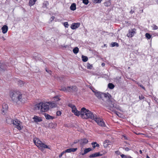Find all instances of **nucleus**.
Wrapping results in <instances>:
<instances>
[{
	"mask_svg": "<svg viewBox=\"0 0 158 158\" xmlns=\"http://www.w3.org/2000/svg\"><path fill=\"white\" fill-rule=\"evenodd\" d=\"M54 19V16H52L51 19V20L52 21V20H53Z\"/></svg>",
	"mask_w": 158,
	"mask_h": 158,
	"instance_id": "55",
	"label": "nucleus"
},
{
	"mask_svg": "<svg viewBox=\"0 0 158 158\" xmlns=\"http://www.w3.org/2000/svg\"><path fill=\"white\" fill-rule=\"evenodd\" d=\"M66 88L64 86H61L60 88V90L64 91V92H66Z\"/></svg>",
	"mask_w": 158,
	"mask_h": 158,
	"instance_id": "35",
	"label": "nucleus"
},
{
	"mask_svg": "<svg viewBox=\"0 0 158 158\" xmlns=\"http://www.w3.org/2000/svg\"><path fill=\"white\" fill-rule=\"evenodd\" d=\"M136 29L135 28L132 29L131 30H129V33L127 34V36L128 37H132L136 33Z\"/></svg>",
	"mask_w": 158,
	"mask_h": 158,
	"instance_id": "10",
	"label": "nucleus"
},
{
	"mask_svg": "<svg viewBox=\"0 0 158 158\" xmlns=\"http://www.w3.org/2000/svg\"><path fill=\"white\" fill-rule=\"evenodd\" d=\"M109 144L108 143H106L104 142L103 146L104 148H106Z\"/></svg>",
	"mask_w": 158,
	"mask_h": 158,
	"instance_id": "47",
	"label": "nucleus"
},
{
	"mask_svg": "<svg viewBox=\"0 0 158 158\" xmlns=\"http://www.w3.org/2000/svg\"><path fill=\"white\" fill-rule=\"evenodd\" d=\"M2 31L3 33H6L8 30V27L7 25H4L2 27Z\"/></svg>",
	"mask_w": 158,
	"mask_h": 158,
	"instance_id": "14",
	"label": "nucleus"
},
{
	"mask_svg": "<svg viewBox=\"0 0 158 158\" xmlns=\"http://www.w3.org/2000/svg\"><path fill=\"white\" fill-rule=\"evenodd\" d=\"M44 115L45 118L48 120L53 119L55 118L54 117L51 116L46 113H45Z\"/></svg>",
	"mask_w": 158,
	"mask_h": 158,
	"instance_id": "19",
	"label": "nucleus"
},
{
	"mask_svg": "<svg viewBox=\"0 0 158 158\" xmlns=\"http://www.w3.org/2000/svg\"><path fill=\"white\" fill-rule=\"evenodd\" d=\"M105 65V64L104 63H102V64H101V65L102 66H104Z\"/></svg>",
	"mask_w": 158,
	"mask_h": 158,
	"instance_id": "56",
	"label": "nucleus"
},
{
	"mask_svg": "<svg viewBox=\"0 0 158 158\" xmlns=\"http://www.w3.org/2000/svg\"><path fill=\"white\" fill-rule=\"evenodd\" d=\"M66 152H65V151L62 152L59 156V158H61L63 154H64V153H65Z\"/></svg>",
	"mask_w": 158,
	"mask_h": 158,
	"instance_id": "45",
	"label": "nucleus"
},
{
	"mask_svg": "<svg viewBox=\"0 0 158 158\" xmlns=\"http://www.w3.org/2000/svg\"><path fill=\"white\" fill-rule=\"evenodd\" d=\"M54 99L56 101H58L60 100V98L58 96H55L54 97Z\"/></svg>",
	"mask_w": 158,
	"mask_h": 158,
	"instance_id": "38",
	"label": "nucleus"
},
{
	"mask_svg": "<svg viewBox=\"0 0 158 158\" xmlns=\"http://www.w3.org/2000/svg\"><path fill=\"white\" fill-rule=\"evenodd\" d=\"M78 142H79V140H77L74 141L73 142V143L76 144V143H77Z\"/></svg>",
	"mask_w": 158,
	"mask_h": 158,
	"instance_id": "50",
	"label": "nucleus"
},
{
	"mask_svg": "<svg viewBox=\"0 0 158 158\" xmlns=\"http://www.w3.org/2000/svg\"><path fill=\"white\" fill-rule=\"evenodd\" d=\"M80 25L79 23H73L71 26V28L73 30L79 27Z\"/></svg>",
	"mask_w": 158,
	"mask_h": 158,
	"instance_id": "11",
	"label": "nucleus"
},
{
	"mask_svg": "<svg viewBox=\"0 0 158 158\" xmlns=\"http://www.w3.org/2000/svg\"><path fill=\"white\" fill-rule=\"evenodd\" d=\"M97 144V143L96 142H92L91 143V144L93 146L94 145H95L96 144Z\"/></svg>",
	"mask_w": 158,
	"mask_h": 158,
	"instance_id": "53",
	"label": "nucleus"
},
{
	"mask_svg": "<svg viewBox=\"0 0 158 158\" xmlns=\"http://www.w3.org/2000/svg\"><path fill=\"white\" fill-rule=\"evenodd\" d=\"M146 37L148 39H150L152 37V35L148 33H146L145 34Z\"/></svg>",
	"mask_w": 158,
	"mask_h": 158,
	"instance_id": "33",
	"label": "nucleus"
},
{
	"mask_svg": "<svg viewBox=\"0 0 158 158\" xmlns=\"http://www.w3.org/2000/svg\"><path fill=\"white\" fill-rule=\"evenodd\" d=\"M4 64H2L0 62V71H1L2 70H4L6 69V68L4 67Z\"/></svg>",
	"mask_w": 158,
	"mask_h": 158,
	"instance_id": "27",
	"label": "nucleus"
},
{
	"mask_svg": "<svg viewBox=\"0 0 158 158\" xmlns=\"http://www.w3.org/2000/svg\"><path fill=\"white\" fill-rule=\"evenodd\" d=\"M6 121L7 123L11 124L13 123V121H14V120L11 118H8L6 119Z\"/></svg>",
	"mask_w": 158,
	"mask_h": 158,
	"instance_id": "23",
	"label": "nucleus"
},
{
	"mask_svg": "<svg viewBox=\"0 0 158 158\" xmlns=\"http://www.w3.org/2000/svg\"><path fill=\"white\" fill-rule=\"evenodd\" d=\"M35 3V2L33 1L32 0H29V5L30 6L34 5Z\"/></svg>",
	"mask_w": 158,
	"mask_h": 158,
	"instance_id": "30",
	"label": "nucleus"
},
{
	"mask_svg": "<svg viewBox=\"0 0 158 158\" xmlns=\"http://www.w3.org/2000/svg\"><path fill=\"white\" fill-rule=\"evenodd\" d=\"M139 152H140V154H142V150H139Z\"/></svg>",
	"mask_w": 158,
	"mask_h": 158,
	"instance_id": "59",
	"label": "nucleus"
},
{
	"mask_svg": "<svg viewBox=\"0 0 158 158\" xmlns=\"http://www.w3.org/2000/svg\"><path fill=\"white\" fill-rule=\"evenodd\" d=\"M102 0H93V2L96 3H100L101 2Z\"/></svg>",
	"mask_w": 158,
	"mask_h": 158,
	"instance_id": "37",
	"label": "nucleus"
},
{
	"mask_svg": "<svg viewBox=\"0 0 158 158\" xmlns=\"http://www.w3.org/2000/svg\"><path fill=\"white\" fill-rule=\"evenodd\" d=\"M13 124L15 126V127L19 131L21 130L23 128L22 123L17 119L14 120Z\"/></svg>",
	"mask_w": 158,
	"mask_h": 158,
	"instance_id": "6",
	"label": "nucleus"
},
{
	"mask_svg": "<svg viewBox=\"0 0 158 158\" xmlns=\"http://www.w3.org/2000/svg\"><path fill=\"white\" fill-rule=\"evenodd\" d=\"M108 87L109 88L112 89L114 87V85L112 83H109L108 84Z\"/></svg>",
	"mask_w": 158,
	"mask_h": 158,
	"instance_id": "26",
	"label": "nucleus"
},
{
	"mask_svg": "<svg viewBox=\"0 0 158 158\" xmlns=\"http://www.w3.org/2000/svg\"><path fill=\"white\" fill-rule=\"evenodd\" d=\"M33 1H34V2H36V1H37V0H32Z\"/></svg>",
	"mask_w": 158,
	"mask_h": 158,
	"instance_id": "63",
	"label": "nucleus"
},
{
	"mask_svg": "<svg viewBox=\"0 0 158 158\" xmlns=\"http://www.w3.org/2000/svg\"><path fill=\"white\" fill-rule=\"evenodd\" d=\"M139 99L140 100H141L145 98V97L142 95L139 96Z\"/></svg>",
	"mask_w": 158,
	"mask_h": 158,
	"instance_id": "44",
	"label": "nucleus"
},
{
	"mask_svg": "<svg viewBox=\"0 0 158 158\" xmlns=\"http://www.w3.org/2000/svg\"><path fill=\"white\" fill-rule=\"evenodd\" d=\"M93 120H94L98 125L103 127L105 126V124L104 122L99 118L96 115Z\"/></svg>",
	"mask_w": 158,
	"mask_h": 158,
	"instance_id": "8",
	"label": "nucleus"
},
{
	"mask_svg": "<svg viewBox=\"0 0 158 158\" xmlns=\"http://www.w3.org/2000/svg\"><path fill=\"white\" fill-rule=\"evenodd\" d=\"M99 144L97 143V144H96L95 145H94L93 146V148H94L96 147H99Z\"/></svg>",
	"mask_w": 158,
	"mask_h": 158,
	"instance_id": "48",
	"label": "nucleus"
},
{
	"mask_svg": "<svg viewBox=\"0 0 158 158\" xmlns=\"http://www.w3.org/2000/svg\"><path fill=\"white\" fill-rule=\"evenodd\" d=\"M77 148H69V149H67L65 151V152L66 153V152H68V153H70V152H75L77 150Z\"/></svg>",
	"mask_w": 158,
	"mask_h": 158,
	"instance_id": "16",
	"label": "nucleus"
},
{
	"mask_svg": "<svg viewBox=\"0 0 158 158\" xmlns=\"http://www.w3.org/2000/svg\"><path fill=\"white\" fill-rule=\"evenodd\" d=\"M33 141L36 146L40 149L43 150L45 148L50 149V148L48 146L43 143L37 138L34 139Z\"/></svg>",
	"mask_w": 158,
	"mask_h": 158,
	"instance_id": "4",
	"label": "nucleus"
},
{
	"mask_svg": "<svg viewBox=\"0 0 158 158\" xmlns=\"http://www.w3.org/2000/svg\"><path fill=\"white\" fill-rule=\"evenodd\" d=\"M83 3L85 5H87L89 3L88 0H83Z\"/></svg>",
	"mask_w": 158,
	"mask_h": 158,
	"instance_id": "42",
	"label": "nucleus"
},
{
	"mask_svg": "<svg viewBox=\"0 0 158 158\" xmlns=\"http://www.w3.org/2000/svg\"><path fill=\"white\" fill-rule=\"evenodd\" d=\"M19 83H21V85H22H22L23 84V82L22 81H20Z\"/></svg>",
	"mask_w": 158,
	"mask_h": 158,
	"instance_id": "57",
	"label": "nucleus"
},
{
	"mask_svg": "<svg viewBox=\"0 0 158 158\" xmlns=\"http://www.w3.org/2000/svg\"><path fill=\"white\" fill-rule=\"evenodd\" d=\"M102 156V154H100L99 152H96L95 153L90 155L89 156V158L95 157Z\"/></svg>",
	"mask_w": 158,
	"mask_h": 158,
	"instance_id": "17",
	"label": "nucleus"
},
{
	"mask_svg": "<svg viewBox=\"0 0 158 158\" xmlns=\"http://www.w3.org/2000/svg\"><path fill=\"white\" fill-rule=\"evenodd\" d=\"M96 115V114H94L92 112L85 107H82L81 109V117L83 119L90 118L93 120Z\"/></svg>",
	"mask_w": 158,
	"mask_h": 158,
	"instance_id": "3",
	"label": "nucleus"
},
{
	"mask_svg": "<svg viewBox=\"0 0 158 158\" xmlns=\"http://www.w3.org/2000/svg\"><path fill=\"white\" fill-rule=\"evenodd\" d=\"M104 46H106V44H104Z\"/></svg>",
	"mask_w": 158,
	"mask_h": 158,
	"instance_id": "64",
	"label": "nucleus"
},
{
	"mask_svg": "<svg viewBox=\"0 0 158 158\" xmlns=\"http://www.w3.org/2000/svg\"><path fill=\"white\" fill-rule=\"evenodd\" d=\"M87 67L88 69H91L93 67L92 65L88 63L87 64Z\"/></svg>",
	"mask_w": 158,
	"mask_h": 158,
	"instance_id": "32",
	"label": "nucleus"
},
{
	"mask_svg": "<svg viewBox=\"0 0 158 158\" xmlns=\"http://www.w3.org/2000/svg\"><path fill=\"white\" fill-rule=\"evenodd\" d=\"M72 112L74 113V114L77 116H79L80 115L81 116V110L79 111L76 109L75 108L72 111Z\"/></svg>",
	"mask_w": 158,
	"mask_h": 158,
	"instance_id": "15",
	"label": "nucleus"
},
{
	"mask_svg": "<svg viewBox=\"0 0 158 158\" xmlns=\"http://www.w3.org/2000/svg\"><path fill=\"white\" fill-rule=\"evenodd\" d=\"M64 25L65 27H67V28L69 26V24H68V22H65L64 23Z\"/></svg>",
	"mask_w": 158,
	"mask_h": 158,
	"instance_id": "40",
	"label": "nucleus"
},
{
	"mask_svg": "<svg viewBox=\"0 0 158 158\" xmlns=\"http://www.w3.org/2000/svg\"><path fill=\"white\" fill-rule=\"evenodd\" d=\"M104 93H102L100 92L97 91L95 93V95L98 98V99H100L103 98V94Z\"/></svg>",
	"mask_w": 158,
	"mask_h": 158,
	"instance_id": "12",
	"label": "nucleus"
},
{
	"mask_svg": "<svg viewBox=\"0 0 158 158\" xmlns=\"http://www.w3.org/2000/svg\"><path fill=\"white\" fill-rule=\"evenodd\" d=\"M57 106V104L53 101L40 102L35 105V108L36 110H40L42 112H45L50 109L56 107Z\"/></svg>",
	"mask_w": 158,
	"mask_h": 158,
	"instance_id": "1",
	"label": "nucleus"
},
{
	"mask_svg": "<svg viewBox=\"0 0 158 158\" xmlns=\"http://www.w3.org/2000/svg\"><path fill=\"white\" fill-rule=\"evenodd\" d=\"M107 103L108 105H106L105 106H106L107 108L112 111L118 116V114H119V113L115 110V108H116V107L114 103L111 101L110 102H108Z\"/></svg>",
	"mask_w": 158,
	"mask_h": 158,
	"instance_id": "5",
	"label": "nucleus"
},
{
	"mask_svg": "<svg viewBox=\"0 0 158 158\" xmlns=\"http://www.w3.org/2000/svg\"><path fill=\"white\" fill-rule=\"evenodd\" d=\"M146 158H150V157L148 156V155H147L146 156Z\"/></svg>",
	"mask_w": 158,
	"mask_h": 158,
	"instance_id": "61",
	"label": "nucleus"
},
{
	"mask_svg": "<svg viewBox=\"0 0 158 158\" xmlns=\"http://www.w3.org/2000/svg\"><path fill=\"white\" fill-rule=\"evenodd\" d=\"M137 84L139 86H140V87H141L145 91L146 90L145 88L142 84H141L140 83H137Z\"/></svg>",
	"mask_w": 158,
	"mask_h": 158,
	"instance_id": "41",
	"label": "nucleus"
},
{
	"mask_svg": "<svg viewBox=\"0 0 158 158\" xmlns=\"http://www.w3.org/2000/svg\"><path fill=\"white\" fill-rule=\"evenodd\" d=\"M56 114L57 116H60L61 114V112L60 111H58L56 112Z\"/></svg>",
	"mask_w": 158,
	"mask_h": 158,
	"instance_id": "43",
	"label": "nucleus"
},
{
	"mask_svg": "<svg viewBox=\"0 0 158 158\" xmlns=\"http://www.w3.org/2000/svg\"><path fill=\"white\" fill-rule=\"evenodd\" d=\"M9 96L12 102L14 104H19L22 102V94L19 91H10Z\"/></svg>",
	"mask_w": 158,
	"mask_h": 158,
	"instance_id": "2",
	"label": "nucleus"
},
{
	"mask_svg": "<svg viewBox=\"0 0 158 158\" xmlns=\"http://www.w3.org/2000/svg\"><path fill=\"white\" fill-rule=\"evenodd\" d=\"M120 156L122 158H129V157H129V156H126L123 154L120 155Z\"/></svg>",
	"mask_w": 158,
	"mask_h": 158,
	"instance_id": "39",
	"label": "nucleus"
},
{
	"mask_svg": "<svg viewBox=\"0 0 158 158\" xmlns=\"http://www.w3.org/2000/svg\"><path fill=\"white\" fill-rule=\"evenodd\" d=\"M4 107L5 108V110H3V112H4V111H6V110L7 109L8 107L7 105L6 104L3 105H2L3 109H4Z\"/></svg>",
	"mask_w": 158,
	"mask_h": 158,
	"instance_id": "34",
	"label": "nucleus"
},
{
	"mask_svg": "<svg viewBox=\"0 0 158 158\" xmlns=\"http://www.w3.org/2000/svg\"><path fill=\"white\" fill-rule=\"evenodd\" d=\"M105 6H110L111 5V1L110 0H107L104 3Z\"/></svg>",
	"mask_w": 158,
	"mask_h": 158,
	"instance_id": "20",
	"label": "nucleus"
},
{
	"mask_svg": "<svg viewBox=\"0 0 158 158\" xmlns=\"http://www.w3.org/2000/svg\"><path fill=\"white\" fill-rule=\"evenodd\" d=\"M123 148V149H124L125 150V151H128L130 150V149L128 148L127 147Z\"/></svg>",
	"mask_w": 158,
	"mask_h": 158,
	"instance_id": "49",
	"label": "nucleus"
},
{
	"mask_svg": "<svg viewBox=\"0 0 158 158\" xmlns=\"http://www.w3.org/2000/svg\"><path fill=\"white\" fill-rule=\"evenodd\" d=\"M79 51L78 48L77 47H76L73 49V51L74 54H76L78 53Z\"/></svg>",
	"mask_w": 158,
	"mask_h": 158,
	"instance_id": "25",
	"label": "nucleus"
},
{
	"mask_svg": "<svg viewBox=\"0 0 158 158\" xmlns=\"http://www.w3.org/2000/svg\"><path fill=\"white\" fill-rule=\"evenodd\" d=\"M115 153L118 155H119L121 154V152L119 151H115Z\"/></svg>",
	"mask_w": 158,
	"mask_h": 158,
	"instance_id": "46",
	"label": "nucleus"
},
{
	"mask_svg": "<svg viewBox=\"0 0 158 158\" xmlns=\"http://www.w3.org/2000/svg\"><path fill=\"white\" fill-rule=\"evenodd\" d=\"M49 4V3L47 1H45L43 3V5L42 7L43 8L46 7L47 8V6Z\"/></svg>",
	"mask_w": 158,
	"mask_h": 158,
	"instance_id": "28",
	"label": "nucleus"
},
{
	"mask_svg": "<svg viewBox=\"0 0 158 158\" xmlns=\"http://www.w3.org/2000/svg\"><path fill=\"white\" fill-rule=\"evenodd\" d=\"M88 142V140L85 138L81 139L79 140V143L81 145H84Z\"/></svg>",
	"mask_w": 158,
	"mask_h": 158,
	"instance_id": "13",
	"label": "nucleus"
},
{
	"mask_svg": "<svg viewBox=\"0 0 158 158\" xmlns=\"http://www.w3.org/2000/svg\"><path fill=\"white\" fill-rule=\"evenodd\" d=\"M68 106L70 107L72 109V111L74 109L76 108V107L75 106L73 105L71 103H69L68 105Z\"/></svg>",
	"mask_w": 158,
	"mask_h": 158,
	"instance_id": "31",
	"label": "nucleus"
},
{
	"mask_svg": "<svg viewBox=\"0 0 158 158\" xmlns=\"http://www.w3.org/2000/svg\"><path fill=\"white\" fill-rule=\"evenodd\" d=\"M111 46L112 47H114L116 46L117 47L119 46V44L118 43L116 42H112L111 44Z\"/></svg>",
	"mask_w": 158,
	"mask_h": 158,
	"instance_id": "29",
	"label": "nucleus"
},
{
	"mask_svg": "<svg viewBox=\"0 0 158 158\" xmlns=\"http://www.w3.org/2000/svg\"><path fill=\"white\" fill-rule=\"evenodd\" d=\"M152 27L153 30H157L158 29V27L154 24L152 25Z\"/></svg>",
	"mask_w": 158,
	"mask_h": 158,
	"instance_id": "36",
	"label": "nucleus"
},
{
	"mask_svg": "<svg viewBox=\"0 0 158 158\" xmlns=\"http://www.w3.org/2000/svg\"><path fill=\"white\" fill-rule=\"evenodd\" d=\"M2 38L3 39V40H5V39L4 37H2Z\"/></svg>",
	"mask_w": 158,
	"mask_h": 158,
	"instance_id": "62",
	"label": "nucleus"
},
{
	"mask_svg": "<svg viewBox=\"0 0 158 158\" xmlns=\"http://www.w3.org/2000/svg\"><path fill=\"white\" fill-rule=\"evenodd\" d=\"M134 10H131V11H130V13L131 14H133L134 13Z\"/></svg>",
	"mask_w": 158,
	"mask_h": 158,
	"instance_id": "54",
	"label": "nucleus"
},
{
	"mask_svg": "<svg viewBox=\"0 0 158 158\" xmlns=\"http://www.w3.org/2000/svg\"><path fill=\"white\" fill-rule=\"evenodd\" d=\"M66 89V92H76L77 90V88L75 86H73L72 87L68 86Z\"/></svg>",
	"mask_w": 158,
	"mask_h": 158,
	"instance_id": "9",
	"label": "nucleus"
},
{
	"mask_svg": "<svg viewBox=\"0 0 158 158\" xmlns=\"http://www.w3.org/2000/svg\"><path fill=\"white\" fill-rule=\"evenodd\" d=\"M81 58L82 60L84 62L87 61L88 60V57L82 55Z\"/></svg>",
	"mask_w": 158,
	"mask_h": 158,
	"instance_id": "24",
	"label": "nucleus"
},
{
	"mask_svg": "<svg viewBox=\"0 0 158 158\" xmlns=\"http://www.w3.org/2000/svg\"><path fill=\"white\" fill-rule=\"evenodd\" d=\"M124 139H127V137L126 136H124Z\"/></svg>",
	"mask_w": 158,
	"mask_h": 158,
	"instance_id": "60",
	"label": "nucleus"
},
{
	"mask_svg": "<svg viewBox=\"0 0 158 158\" xmlns=\"http://www.w3.org/2000/svg\"><path fill=\"white\" fill-rule=\"evenodd\" d=\"M93 92H94V94H95V93H96L97 92V91L96 90V91H94V90H92Z\"/></svg>",
	"mask_w": 158,
	"mask_h": 158,
	"instance_id": "58",
	"label": "nucleus"
},
{
	"mask_svg": "<svg viewBox=\"0 0 158 158\" xmlns=\"http://www.w3.org/2000/svg\"><path fill=\"white\" fill-rule=\"evenodd\" d=\"M76 8V4L75 3L72 4L70 7V9L73 11L75 10Z\"/></svg>",
	"mask_w": 158,
	"mask_h": 158,
	"instance_id": "22",
	"label": "nucleus"
},
{
	"mask_svg": "<svg viewBox=\"0 0 158 158\" xmlns=\"http://www.w3.org/2000/svg\"><path fill=\"white\" fill-rule=\"evenodd\" d=\"M34 121L36 123L40 122L42 121V119L41 118L37 116H34L33 118Z\"/></svg>",
	"mask_w": 158,
	"mask_h": 158,
	"instance_id": "18",
	"label": "nucleus"
},
{
	"mask_svg": "<svg viewBox=\"0 0 158 158\" xmlns=\"http://www.w3.org/2000/svg\"><path fill=\"white\" fill-rule=\"evenodd\" d=\"M47 72L48 73L50 74H51V71L50 70H48L47 69L46 70Z\"/></svg>",
	"mask_w": 158,
	"mask_h": 158,
	"instance_id": "51",
	"label": "nucleus"
},
{
	"mask_svg": "<svg viewBox=\"0 0 158 158\" xmlns=\"http://www.w3.org/2000/svg\"><path fill=\"white\" fill-rule=\"evenodd\" d=\"M104 142L106 143H108L110 142V141L109 140H106Z\"/></svg>",
	"mask_w": 158,
	"mask_h": 158,
	"instance_id": "52",
	"label": "nucleus"
},
{
	"mask_svg": "<svg viewBox=\"0 0 158 158\" xmlns=\"http://www.w3.org/2000/svg\"><path fill=\"white\" fill-rule=\"evenodd\" d=\"M103 98H102V100L104 101L106 100V102L107 103L108 102H110V101H111V96L110 94L108 93H104L103 94Z\"/></svg>",
	"mask_w": 158,
	"mask_h": 158,
	"instance_id": "7",
	"label": "nucleus"
},
{
	"mask_svg": "<svg viewBox=\"0 0 158 158\" xmlns=\"http://www.w3.org/2000/svg\"><path fill=\"white\" fill-rule=\"evenodd\" d=\"M92 149L90 148H85L84 150V152L82 153V155H84L88 152L91 151Z\"/></svg>",
	"mask_w": 158,
	"mask_h": 158,
	"instance_id": "21",
	"label": "nucleus"
}]
</instances>
